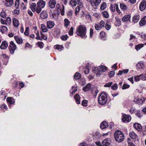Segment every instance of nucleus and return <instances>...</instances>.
I'll return each instance as SVG.
<instances>
[{
  "label": "nucleus",
  "instance_id": "32",
  "mask_svg": "<svg viewBox=\"0 0 146 146\" xmlns=\"http://www.w3.org/2000/svg\"><path fill=\"white\" fill-rule=\"evenodd\" d=\"M54 48L55 49H58L59 51H61L64 48V47L63 46L58 45L54 46Z\"/></svg>",
  "mask_w": 146,
  "mask_h": 146
},
{
  "label": "nucleus",
  "instance_id": "59",
  "mask_svg": "<svg viewBox=\"0 0 146 146\" xmlns=\"http://www.w3.org/2000/svg\"><path fill=\"white\" fill-rule=\"evenodd\" d=\"M87 103L88 101L86 100H83L82 103V104L84 106H87Z\"/></svg>",
  "mask_w": 146,
  "mask_h": 146
},
{
  "label": "nucleus",
  "instance_id": "22",
  "mask_svg": "<svg viewBox=\"0 0 146 146\" xmlns=\"http://www.w3.org/2000/svg\"><path fill=\"white\" fill-rule=\"evenodd\" d=\"M13 25L16 27H18L19 25L18 20L15 18H13Z\"/></svg>",
  "mask_w": 146,
  "mask_h": 146
},
{
  "label": "nucleus",
  "instance_id": "27",
  "mask_svg": "<svg viewBox=\"0 0 146 146\" xmlns=\"http://www.w3.org/2000/svg\"><path fill=\"white\" fill-rule=\"evenodd\" d=\"M144 46V44H138L135 46V48L137 51H138L143 47Z\"/></svg>",
  "mask_w": 146,
  "mask_h": 146
},
{
  "label": "nucleus",
  "instance_id": "41",
  "mask_svg": "<svg viewBox=\"0 0 146 146\" xmlns=\"http://www.w3.org/2000/svg\"><path fill=\"white\" fill-rule=\"evenodd\" d=\"M140 78L143 81H146V75L145 74H141L139 75Z\"/></svg>",
  "mask_w": 146,
  "mask_h": 146
},
{
  "label": "nucleus",
  "instance_id": "21",
  "mask_svg": "<svg viewBox=\"0 0 146 146\" xmlns=\"http://www.w3.org/2000/svg\"><path fill=\"white\" fill-rule=\"evenodd\" d=\"M47 25L48 29H51L54 26V23L52 21H48L47 22Z\"/></svg>",
  "mask_w": 146,
  "mask_h": 146
},
{
  "label": "nucleus",
  "instance_id": "63",
  "mask_svg": "<svg viewBox=\"0 0 146 146\" xmlns=\"http://www.w3.org/2000/svg\"><path fill=\"white\" fill-rule=\"evenodd\" d=\"M77 1L78 5L80 7H82V0H77Z\"/></svg>",
  "mask_w": 146,
  "mask_h": 146
},
{
  "label": "nucleus",
  "instance_id": "45",
  "mask_svg": "<svg viewBox=\"0 0 146 146\" xmlns=\"http://www.w3.org/2000/svg\"><path fill=\"white\" fill-rule=\"evenodd\" d=\"M80 77V74L79 73H76L74 75V78L76 80L79 79Z\"/></svg>",
  "mask_w": 146,
  "mask_h": 146
},
{
  "label": "nucleus",
  "instance_id": "19",
  "mask_svg": "<svg viewBox=\"0 0 146 146\" xmlns=\"http://www.w3.org/2000/svg\"><path fill=\"white\" fill-rule=\"evenodd\" d=\"M40 16L42 19H45L48 17V15L46 11H43L40 14Z\"/></svg>",
  "mask_w": 146,
  "mask_h": 146
},
{
  "label": "nucleus",
  "instance_id": "10",
  "mask_svg": "<svg viewBox=\"0 0 146 146\" xmlns=\"http://www.w3.org/2000/svg\"><path fill=\"white\" fill-rule=\"evenodd\" d=\"M56 3V1L55 0H50L49 1L48 4L50 7L52 9L55 8Z\"/></svg>",
  "mask_w": 146,
  "mask_h": 146
},
{
  "label": "nucleus",
  "instance_id": "43",
  "mask_svg": "<svg viewBox=\"0 0 146 146\" xmlns=\"http://www.w3.org/2000/svg\"><path fill=\"white\" fill-rule=\"evenodd\" d=\"M83 69L84 72L85 74H88L89 73V68L88 66L84 68Z\"/></svg>",
  "mask_w": 146,
  "mask_h": 146
},
{
  "label": "nucleus",
  "instance_id": "24",
  "mask_svg": "<svg viewBox=\"0 0 146 146\" xmlns=\"http://www.w3.org/2000/svg\"><path fill=\"white\" fill-rule=\"evenodd\" d=\"M101 2V0H93L91 4L92 6H94L99 5Z\"/></svg>",
  "mask_w": 146,
  "mask_h": 146
},
{
  "label": "nucleus",
  "instance_id": "55",
  "mask_svg": "<svg viewBox=\"0 0 146 146\" xmlns=\"http://www.w3.org/2000/svg\"><path fill=\"white\" fill-rule=\"evenodd\" d=\"M80 7L79 6H78L76 8V10L75 12V14L76 15H77L80 9Z\"/></svg>",
  "mask_w": 146,
  "mask_h": 146
},
{
  "label": "nucleus",
  "instance_id": "46",
  "mask_svg": "<svg viewBox=\"0 0 146 146\" xmlns=\"http://www.w3.org/2000/svg\"><path fill=\"white\" fill-rule=\"evenodd\" d=\"M68 38V36L67 35H63L61 36L60 37L61 39L64 41L66 40Z\"/></svg>",
  "mask_w": 146,
  "mask_h": 146
},
{
  "label": "nucleus",
  "instance_id": "2",
  "mask_svg": "<svg viewBox=\"0 0 146 146\" xmlns=\"http://www.w3.org/2000/svg\"><path fill=\"white\" fill-rule=\"evenodd\" d=\"M125 136L123 133L121 131L117 130L114 133V138L115 140L119 142H122L124 140Z\"/></svg>",
  "mask_w": 146,
  "mask_h": 146
},
{
  "label": "nucleus",
  "instance_id": "58",
  "mask_svg": "<svg viewBox=\"0 0 146 146\" xmlns=\"http://www.w3.org/2000/svg\"><path fill=\"white\" fill-rule=\"evenodd\" d=\"M113 82H110L106 83L104 86L105 87H110L111 85L112 84Z\"/></svg>",
  "mask_w": 146,
  "mask_h": 146
},
{
  "label": "nucleus",
  "instance_id": "30",
  "mask_svg": "<svg viewBox=\"0 0 146 146\" xmlns=\"http://www.w3.org/2000/svg\"><path fill=\"white\" fill-rule=\"evenodd\" d=\"M7 100L8 103L11 104L14 103L15 102L13 98L10 97H8L7 99Z\"/></svg>",
  "mask_w": 146,
  "mask_h": 146
},
{
  "label": "nucleus",
  "instance_id": "61",
  "mask_svg": "<svg viewBox=\"0 0 146 146\" xmlns=\"http://www.w3.org/2000/svg\"><path fill=\"white\" fill-rule=\"evenodd\" d=\"M115 72L113 71L110 72L109 74V77L111 78L115 74Z\"/></svg>",
  "mask_w": 146,
  "mask_h": 146
},
{
  "label": "nucleus",
  "instance_id": "6",
  "mask_svg": "<svg viewBox=\"0 0 146 146\" xmlns=\"http://www.w3.org/2000/svg\"><path fill=\"white\" fill-rule=\"evenodd\" d=\"M56 7L58 11L60 12L62 15H64V7L63 5L61 6L59 3H57Z\"/></svg>",
  "mask_w": 146,
  "mask_h": 146
},
{
  "label": "nucleus",
  "instance_id": "51",
  "mask_svg": "<svg viewBox=\"0 0 146 146\" xmlns=\"http://www.w3.org/2000/svg\"><path fill=\"white\" fill-rule=\"evenodd\" d=\"M102 15L103 17L106 18H108L109 17V15L108 13L106 11H104L102 13Z\"/></svg>",
  "mask_w": 146,
  "mask_h": 146
},
{
  "label": "nucleus",
  "instance_id": "44",
  "mask_svg": "<svg viewBox=\"0 0 146 146\" xmlns=\"http://www.w3.org/2000/svg\"><path fill=\"white\" fill-rule=\"evenodd\" d=\"M64 26L66 27H68L69 25L70 22V21L67 19H65L64 20Z\"/></svg>",
  "mask_w": 146,
  "mask_h": 146
},
{
  "label": "nucleus",
  "instance_id": "50",
  "mask_svg": "<svg viewBox=\"0 0 146 146\" xmlns=\"http://www.w3.org/2000/svg\"><path fill=\"white\" fill-rule=\"evenodd\" d=\"M106 4L105 2H103L101 5L100 9L101 10H104L106 7Z\"/></svg>",
  "mask_w": 146,
  "mask_h": 146
},
{
  "label": "nucleus",
  "instance_id": "29",
  "mask_svg": "<svg viewBox=\"0 0 146 146\" xmlns=\"http://www.w3.org/2000/svg\"><path fill=\"white\" fill-rule=\"evenodd\" d=\"M77 88L76 87L72 86L70 90V92L71 94H74L76 91Z\"/></svg>",
  "mask_w": 146,
  "mask_h": 146
},
{
  "label": "nucleus",
  "instance_id": "60",
  "mask_svg": "<svg viewBox=\"0 0 146 146\" xmlns=\"http://www.w3.org/2000/svg\"><path fill=\"white\" fill-rule=\"evenodd\" d=\"M6 22L8 24H10L11 22V20L10 17H8L6 18Z\"/></svg>",
  "mask_w": 146,
  "mask_h": 146
},
{
  "label": "nucleus",
  "instance_id": "42",
  "mask_svg": "<svg viewBox=\"0 0 146 146\" xmlns=\"http://www.w3.org/2000/svg\"><path fill=\"white\" fill-rule=\"evenodd\" d=\"M117 88L118 86L116 83H115L113 84V85L111 87V89L114 90H116L117 89Z\"/></svg>",
  "mask_w": 146,
  "mask_h": 146
},
{
  "label": "nucleus",
  "instance_id": "3",
  "mask_svg": "<svg viewBox=\"0 0 146 146\" xmlns=\"http://www.w3.org/2000/svg\"><path fill=\"white\" fill-rule=\"evenodd\" d=\"M107 70V68L103 65H101L98 67H94L92 68L93 72L97 75H100L102 72H105Z\"/></svg>",
  "mask_w": 146,
  "mask_h": 146
},
{
  "label": "nucleus",
  "instance_id": "7",
  "mask_svg": "<svg viewBox=\"0 0 146 146\" xmlns=\"http://www.w3.org/2000/svg\"><path fill=\"white\" fill-rule=\"evenodd\" d=\"M131 117L129 115L123 114L122 115V118L121 119L123 122L125 123L129 122L131 120Z\"/></svg>",
  "mask_w": 146,
  "mask_h": 146
},
{
  "label": "nucleus",
  "instance_id": "25",
  "mask_svg": "<svg viewBox=\"0 0 146 146\" xmlns=\"http://www.w3.org/2000/svg\"><path fill=\"white\" fill-rule=\"evenodd\" d=\"M146 24V16L143 17L140 21L139 23L141 26H143Z\"/></svg>",
  "mask_w": 146,
  "mask_h": 146
},
{
  "label": "nucleus",
  "instance_id": "33",
  "mask_svg": "<svg viewBox=\"0 0 146 146\" xmlns=\"http://www.w3.org/2000/svg\"><path fill=\"white\" fill-rule=\"evenodd\" d=\"M41 29L43 32H46L47 31V29L46 26L44 24H42L41 25Z\"/></svg>",
  "mask_w": 146,
  "mask_h": 146
},
{
  "label": "nucleus",
  "instance_id": "37",
  "mask_svg": "<svg viewBox=\"0 0 146 146\" xmlns=\"http://www.w3.org/2000/svg\"><path fill=\"white\" fill-rule=\"evenodd\" d=\"M116 8V4H111L110 5V10L113 12H114L115 11Z\"/></svg>",
  "mask_w": 146,
  "mask_h": 146
},
{
  "label": "nucleus",
  "instance_id": "48",
  "mask_svg": "<svg viewBox=\"0 0 146 146\" xmlns=\"http://www.w3.org/2000/svg\"><path fill=\"white\" fill-rule=\"evenodd\" d=\"M74 28L73 27H71L68 31V34L70 36H72L73 34Z\"/></svg>",
  "mask_w": 146,
  "mask_h": 146
},
{
  "label": "nucleus",
  "instance_id": "35",
  "mask_svg": "<svg viewBox=\"0 0 146 146\" xmlns=\"http://www.w3.org/2000/svg\"><path fill=\"white\" fill-rule=\"evenodd\" d=\"M139 19V15L135 16L133 17V20L134 23L137 22Z\"/></svg>",
  "mask_w": 146,
  "mask_h": 146
},
{
  "label": "nucleus",
  "instance_id": "40",
  "mask_svg": "<svg viewBox=\"0 0 146 146\" xmlns=\"http://www.w3.org/2000/svg\"><path fill=\"white\" fill-rule=\"evenodd\" d=\"M5 92L4 91L1 90L0 92V95L1 96V98H4V99H5L6 98Z\"/></svg>",
  "mask_w": 146,
  "mask_h": 146
},
{
  "label": "nucleus",
  "instance_id": "5",
  "mask_svg": "<svg viewBox=\"0 0 146 146\" xmlns=\"http://www.w3.org/2000/svg\"><path fill=\"white\" fill-rule=\"evenodd\" d=\"M93 86V85H91V84H88L85 88H83V90L84 91H87L88 90H90L92 93H93L94 92H95L97 94L98 93V92L96 88H95L93 89H92Z\"/></svg>",
  "mask_w": 146,
  "mask_h": 146
},
{
  "label": "nucleus",
  "instance_id": "49",
  "mask_svg": "<svg viewBox=\"0 0 146 146\" xmlns=\"http://www.w3.org/2000/svg\"><path fill=\"white\" fill-rule=\"evenodd\" d=\"M19 0H16L15 2V6L16 9H17L19 7Z\"/></svg>",
  "mask_w": 146,
  "mask_h": 146
},
{
  "label": "nucleus",
  "instance_id": "26",
  "mask_svg": "<svg viewBox=\"0 0 146 146\" xmlns=\"http://www.w3.org/2000/svg\"><path fill=\"white\" fill-rule=\"evenodd\" d=\"M74 98L76 100V102L78 104L80 103V98L79 95L78 94H76L74 96Z\"/></svg>",
  "mask_w": 146,
  "mask_h": 146
},
{
  "label": "nucleus",
  "instance_id": "54",
  "mask_svg": "<svg viewBox=\"0 0 146 146\" xmlns=\"http://www.w3.org/2000/svg\"><path fill=\"white\" fill-rule=\"evenodd\" d=\"M95 28L97 30H100L102 28L100 27V25L96 24L95 25Z\"/></svg>",
  "mask_w": 146,
  "mask_h": 146
},
{
  "label": "nucleus",
  "instance_id": "52",
  "mask_svg": "<svg viewBox=\"0 0 146 146\" xmlns=\"http://www.w3.org/2000/svg\"><path fill=\"white\" fill-rule=\"evenodd\" d=\"M0 16L4 18L6 17V14L5 12L3 11L1 13Z\"/></svg>",
  "mask_w": 146,
  "mask_h": 146
},
{
  "label": "nucleus",
  "instance_id": "23",
  "mask_svg": "<svg viewBox=\"0 0 146 146\" xmlns=\"http://www.w3.org/2000/svg\"><path fill=\"white\" fill-rule=\"evenodd\" d=\"M131 17V16L129 15H125L122 18V21L123 22L129 21Z\"/></svg>",
  "mask_w": 146,
  "mask_h": 146
},
{
  "label": "nucleus",
  "instance_id": "18",
  "mask_svg": "<svg viewBox=\"0 0 146 146\" xmlns=\"http://www.w3.org/2000/svg\"><path fill=\"white\" fill-rule=\"evenodd\" d=\"M108 126V123L106 121H104L102 122L100 125V127L102 129H103L107 128Z\"/></svg>",
  "mask_w": 146,
  "mask_h": 146
},
{
  "label": "nucleus",
  "instance_id": "47",
  "mask_svg": "<svg viewBox=\"0 0 146 146\" xmlns=\"http://www.w3.org/2000/svg\"><path fill=\"white\" fill-rule=\"evenodd\" d=\"M94 136L96 138H99L101 136V135L98 132H96L94 134Z\"/></svg>",
  "mask_w": 146,
  "mask_h": 146
},
{
  "label": "nucleus",
  "instance_id": "17",
  "mask_svg": "<svg viewBox=\"0 0 146 146\" xmlns=\"http://www.w3.org/2000/svg\"><path fill=\"white\" fill-rule=\"evenodd\" d=\"M129 135L133 139H136L138 138V136L133 131H131L129 133Z\"/></svg>",
  "mask_w": 146,
  "mask_h": 146
},
{
  "label": "nucleus",
  "instance_id": "9",
  "mask_svg": "<svg viewBox=\"0 0 146 146\" xmlns=\"http://www.w3.org/2000/svg\"><path fill=\"white\" fill-rule=\"evenodd\" d=\"M146 8V1L145 0L142 1L140 4L139 9L140 11H143Z\"/></svg>",
  "mask_w": 146,
  "mask_h": 146
},
{
  "label": "nucleus",
  "instance_id": "31",
  "mask_svg": "<svg viewBox=\"0 0 146 146\" xmlns=\"http://www.w3.org/2000/svg\"><path fill=\"white\" fill-rule=\"evenodd\" d=\"M7 30V28L5 26H2L0 29L1 31L3 34L5 33Z\"/></svg>",
  "mask_w": 146,
  "mask_h": 146
},
{
  "label": "nucleus",
  "instance_id": "1",
  "mask_svg": "<svg viewBox=\"0 0 146 146\" xmlns=\"http://www.w3.org/2000/svg\"><path fill=\"white\" fill-rule=\"evenodd\" d=\"M86 30V27L85 26L81 25L77 29L76 33L81 38H85L87 37Z\"/></svg>",
  "mask_w": 146,
  "mask_h": 146
},
{
  "label": "nucleus",
  "instance_id": "64",
  "mask_svg": "<svg viewBox=\"0 0 146 146\" xmlns=\"http://www.w3.org/2000/svg\"><path fill=\"white\" fill-rule=\"evenodd\" d=\"M37 44L38 46L41 48H43V44L42 42H38Z\"/></svg>",
  "mask_w": 146,
  "mask_h": 146
},
{
  "label": "nucleus",
  "instance_id": "39",
  "mask_svg": "<svg viewBox=\"0 0 146 146\" xmlns=\"http://www.w3.org/2000/svg\"><path fill=\"white\" fill-rule=\"evenodd\" d=\"M130 140H131V139L130 138H127V139L128 146H135L134 144L130 141Z\"/></svg>",
  "mask_w": 146,
  "mask_h": 146
},
{
  "label": "nucleus",
  "instance_id": "36",
  "mask_svg": "<svg viewBox=\"0 0 146 146\" xmlns=\"http://www.w3.org/2000/svg\"><path fill=\"white\" fill-rule=\"evenodd\" d=\"M70 4L72 7H75L77 5L76 0H71L70 2Z\"/></svg>",
  "mask_w": 146,
  "mask_h": 146
},
{
  "label": "nucleus",
  "instance_id": "14",
  "mask_svg": "<svg viewBox=\"0 0 146 146\" xmlns=\"http://www.w3.org/2000/svg\"><path fill=\"white\" fill-rule=\"evenodd\" d=\"M37 5L42 8H44L45 5L46 3L43 0H39L37 3Z\"/></svg>",
  "mask_w": 146,
  "mask_h": 146
},
{
  "label": "nucleus",
  "instance_id": "8",
  "mask_svg": "<svg viewBox=\"0 0 146 146\" xmlns=\"http://www.w3.org/2000/svg\"><path fill=\"white\" fill-rule=\"evenodd\" d=\"M111 142V141L110 139H106L103 141L102 144L103 146H108L110 145Z\"/></svg>",
  "mask_w": 146,
  "mask_h": 146
},
{
  "label": "nucleus",
  "instance_id": "16",
  "mask_svg": "<svg viewBox=\"0 0 146 146\" xmlns=\"http://www.w3.org/2000/svg\"><path fill=\"white\" fill-rule=\"evenodd\" d=\"M5 5L7 7H10L13 4V0H5Z\"/></svg>",
  "mask_w": 146,
  "mask_h": 146
},
{
  "label": "nucleus",
  "instance_id": "4",
  "mask_svg": "<svg viewBox=\"0 0 146 146\" xmlns=\"http://www.w3.org/2000/svg\"><path fill=\"white\" fill-rule=\"evenodd\" d=\"M107 96L105 93H102L99 96L98 102L101 105H104L107 101Z\"/></svg>",
  "mask_w": 146,
  "mask_h": 146
},
{
  "label": "nucleus",
  "instance_id": "53",
  "mask_svg": "<svg viewBox=\"0 0 146 146\" xmlns=\"http://www.w3.org/2000/svg\"><path fill=\"white\" fill-rule=\"evenodd\" d=\"M86 17L88 20L91 21V16L89 13L86 14Z\"/></svg>",
  "mask_w": 146,
  "mask_h": 146
},
{
  "label": "nucleus",
  "instance_id": "28",
  "mask_svg": "<svg viewBox=\"0 0 146 146\" xmlns=\"http://www.w3.org/2000/svg\"><path fill=\"white\" fill-rule=\"evenodd\" d=\"M120 7L121 9L123 11H125L127 8V6L123 3H121L120 4Z\"/></svg>",
  "mask_w": 146,
  "mask_h": 146
},
{
  "label": "nucleus",
  "instance_id": "38",
  "mask_svg": "<svg viewBox=\"0 0 146 146\" xmlns=\"http://www.w3.org/2000/svg\"><path fill=\"white\" fill-rule=\"evenodd\" d=\"M42 8L41 7H40L39 6L37 5L36 7L35 11H36L37 13L39 14L42 11Z\"/></svg>",
  "mask_w": 146,
  "mask_h": 146
},
{
  "label": "nucleus",
  "instance_id": "11",
  "mask_svg": "<svg viewBox=\"0 0 146 146\" xmlns=\"http://www.w3.org/2000/svg\"><path fill=\"white\" fill-rule=\"evenodd\" d=\"M9 48L10 50L14 51L16 48V46L13 42L11 41L10 42Z\"/></svg>",
  "mask_w": 146,
  "mask_h": 146
},
{
  "label": "nucleus",
  "instance_id": "15",
  "mask_svg": "<svg viewBox=\"0 0 146 146\" xmlns=\"http://www.w3.org/2000/svg\"><path fill=\"white\" fill-rule=\"evenodd\" d=\"M136 67L138 69L141 68L143 69L145 67L144 64L143 62H140L136 64Z\"/></svg>",
  "mask_w": 146,
  "mask_h": 146
},
{
  "label": "nucleus",
  "instance_id": "34",
  "mask_svg": "<svg viewBox=\"0 0 146 146\" xmlns=\"http://www.w3.org/2000/svg\"><path fill=\"white\" fill-rule=\"evenodd\" d=\"M36 5L35 3H33L31 4L30 6V8L31 10L33 12L35 11L36 8Z\"/></svg>",
  "mask_w": 146,
  "mask_h": 146
},
{
  "label": "nucleus",
  "instance_id": "62",
  "mask_svg": "<svg viewBox=\"0 0 146 146\" xmlns=\"http://www.w3.org/2000/svg\"><path fill=\"white\" fill-rule=\"evenodd\" d=\"M29 29L28 27H27L24 33L25 35L27 36H28L29 35Z\"/></svg>",
  "mask_w": 146,
  "mask_h": 146
},
{
  "label": "nucleus",
  "instance_id": "56",
  "mask_svg": "<svg viewBox=\"0 0 146 146\" xmlns=\"http://www.w3.org/2000/svg\"><path fill=\"white\" fill-rule=\"evenodd\" d=\"M134 79L135 81L136 82L139 81L141 79L139 75L135 76Z\"/></svg>",
  "mask_w": 146,
  "mask_h": 146
},
{
  "label": "nucleus",
  "instance_id": "13",
  "mask_svg": "<svg viewBox=\"0 0 146 146\" xmlns=\"http://www.w3.org/2000/svg\"><path fill=\"white\" fill-rule=\"evenodd\" d=\"M8 46V43L6 41H3L0 46V48L1 49H5L7 48Z\"/></svg>",
  "mask_w": 146,
  "mask_h": 146
},
{
  "label": "nucleus",
  "instance_id": "57",
  "mask_svg": "<svg viewBox=\"0 0 146 146\" xmlns=\"http://www.w3.org/2000/svg\"><path fill=\"white\" fill-rule=\"evenodd\" d=\"M130 86L126 84H124L122 88L123 90L125 89L129 88Z\"/></svg>",
  "mask_w": 146,
  "mask_h": 146
},
{
  "label": "nucleus",
  "instance_id": "20",
  "mask_svg": "<svg viewBox=\"0 0 146 146\" xmlns=\"http://www.w3.org/2000/svg\"><path fill=\"white\" fill-rule=\"evenodd\" d=\"M14 37L17 43L20 44L22 43L23 40L20 36H14Z\"/></svg>",
  "mask_w": 146,
  "mask_h": 146
},
{
  "label": "nucleus",
  "instance_id": "12",
  "mask_svg": "<svg viewBox=\"0 0 146 146\" xmlns=\"http://www.w3.org/2000/svg\"><path fill=\"white\" fill-rule=\"evenodd\" d=\"M133 126L134 128L138 131H141L142 128L141 125L138 123H134Z\"/></svg>",
  "mask_w": 146,
  "mask_h": 146
}]
</instances>
